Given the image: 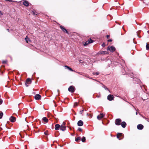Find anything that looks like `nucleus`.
<instances>
[{
  "instance_id": "nucleus-1",
  "label": "nucleus",
  "mask_w": 149,
  "mask_h": 149,
  "mask_svg": "<svg viewBox=\"0 0 149 149\" xmlns=\"http://www.w3.org/2000/svg\"><path fill=\"white\" fill-rule=\"evenodd\" d=\"M116 49L115 47L113 46L110 47L109 46L107 48V50H109L111 52H114Z\"/></svg>"
},
{
  "instance_id": "nucleus-2",
  "label": "nucleus",
  "mask_w": 149,
  "mask_h": 149,
  "mask_svg": "<svg viewBox=\"0 0 149 149\" xmlns=\"http://www.w3.org/2000/svg\"><path fill=\"white\" fill-rule=\"evenodd\" d=\"M143 95V97H142V99L143 101L146 100L148 98V97L149 96V95L148 94L144 92Z\"/></svg>"
},
{
  "instance_id": "nucleus-3",
  "label": "nucleus",
  "mask_w": 149,
  "mask_h": 149,
  "mask_svg": "<svg viewBox=\"0 0 149 149\" xmlns=\"http://www.w3.org/2000/svg\"><path fill=\"white\" fill-rule=\"evenodd\" d=\"M68 90L69 92L73 93L75 90V88L73 86H71L68 88Z\"/></svg>"
},
{
  "instance_id": "nucleus-4",
  "label": "nucleus",
  "mask_w": 149,
  "mask_h": 149,
  "mask_svg": "<svg viewBox=\"0 0 149 149\" xmlns=\"http://www.w3.org/2000/svg\"><path fill=\"white\" fill-rule=\"evenodd\" d=\"M60 27L64 32L66 33L68 35L69 34V32L65 29V28L64 27L61 25L60 26Z\"/></svg>"
},
{
  "instance_id": "nucleus-5",
  "label": "nucleus",
  "mask_w": 149,
  "mask_h": 149,
  "mask_svg": "<svg viewBox=\"0 0 149 149\" xmlns=\"http://www.w3.org/2000/svg\"><path fill=\"white\" fill-rule=\"evenodd\" d=\"M121 120L120 118L116 119L115 120V124L117 125H120Z\"/></svg>"
},
{
  "instance_id": "nucleus-6",
  "label": "nucleus",
  "mask_w": 149,
  "mask_h": 149,
  "mask_svg": "<svg viewBox=\"0 0 149 149\" xmlns=\"http://www.w3.org/2000/svg\"><path fill=\"white\" fill-rule=\"evenodd\" d=\"M31 79L30 78H28L26 80L25 82V85L28 87V84H31Z\"/></svg>"
},
{
  "instance_id": "nucleus-7",
  "label": "nucleus",
  "mask_w": 149,
  "mask_h": 149,
  "mask_svg": "<svg viewBox=\"0 0 149 149\" xmlns=\"http://www.w3.org/2000/svg\"><path fill=\"white\" fill-rule=\"evenodd\" d=\"M34 98L36 100H40L41 98V96L39 94H38L35 95Z\"/></svg>"
},
{
  "instance_id": "nucleus-8",
  "label": "nucleus",
  "mask_w": 149,
  "mask_h": 149,
  "mask_svg": "<svg viewBox=\"0 0 149 149\" xmlns=\"http://www.w3.org/2000/svg\"><path fill=\"white\" fill-rule=\"evenodd\" d=\"M16 118L13 116H11L10 118V121L12 123L15 122L16 121Z\"/></svg>"
},
{
  "instance_id": "nucleus-9",
  "label": "nucleus",
  "mask_w": 149,
  "mask_h": 149,
  "mask_svg": "<svg viewBox=\"0 0 149 149\" xmlns=\"http://www.w3.org/2000/svg\"><path fill=\"white\" fill-rule=\"evenodd\" d=\"M113 96L111 95H109L107 96V99L109 101H111L113 100Z\"/></svg>"
},
{
  "instance_id": "nucleus-10",
  "label": "nucleus",
  "mask_w": 149,
  "mask_h": 149,
  "mask_svg": "<svg viewBox=\"0 0 149 149\" xmlns=\"http://www.w3.org/2000/svg\"><path fill=\"white\" fill-rule=\"evenodd\" d=\"M60 129L62 131H65L66 130V127L65 125H61Z\"/></svg>"
},
{
  "instance_id": "nucleus-11",
  "label": "nucleus",
  "mask_w": 149,
  "mask_h": 149,
  "mask_svg": "<svg viewBox=\"0 0 149 149\" xmlns=\"http://www.w3.org/2000/svg\"><path fill=\"white\" fill-rule=\"evenodd\" d=\"M137 128L138 130H142L143 128V126L141 124H139L137 125Z\"/></svg>"
},
{
  "instance_id": "nucleus-12",
  "label": "nucleus",
  "mask_w": 149,
  "mask_h": 149,
  "mask_svg": "<svg viewBox=\"0 0 149 149\" xmlns=\"http://www.w3.org/2000/svg\"><path fill=\"white\" fill-rule=\"evenodd\" d=\"M23 4L26 7H28L29 6V3L27 1H25L23 3Z\"/></svg>"
},
{
  "instance_id": "nucleus-13",
  "label": "nucleus",
  "mask_w": 149,
  "mask_h": 149,
  "mask_svg": "<svg viewBox=\"0 0 149 149\" xmlns=\"http://www.w3.org/2000/svg\"><path fill=\"white\" fill-rule=\"evenodd\" d=\"M77 124L78 126H81L83 125V122L81 120H79Z\"/></svg>"
},
{
  "instance_id": "nucleus-14",
  "label": "nucleus",
  "mask_w": 149,
  "mask_h": 149,
  "mask_svg": "<svg viewBox=\"0 0 149 149\" xmlns=\"http://www.w3.org/2000/svg\"><path fill=\"white\" fill-rule=\"evenodd\" d=\"M61 125L58 124H56L55 126V129L56 130H58L60 129Z\"/></svg>"
},
{
  "instance_id": "nucleus-15",
  "label": "nucleus",
  "mask_w": 149,
  "mask_h": 149,
  "mask_svg": "<svg viewBox=\"0 0 149 149\" xmlns=\"http://www.w3.org/2000/svg\"><path fill=\"white\" fill-rule=\"evenodd\" d=\"M126 125H127L125 121H123L121 123V126L123 128H125L126 127Z\"/></svg>"
},
{
  "instance_id": "nucleus-16",
  "label": "nucleus",
  "mask_w": 149,
  "mask_h": 149,
  "mask_svg": "<svg viewBox=\"0 0 149 149\" xmlns=\"http://www.w3.org/2000/svg\"><path fill=\"white\" fill-rule=\"evenodd\" d=\"M122 136V134L121 133H118L117 134V138L119 139V140H120L122 139H119V137Z\"/></svg>"
},
{
  "instance_id": "nucleus-17",
  "label": "nucleus",
  "mask_w": 149,
  "mask_h": 149,
  "mask_svg": "<svg viewBox=\"0 0 149 149\" xmlns=\"http://www.w3.org/2000/svg\"><path fill=\"white\" fill-rule=\"evenodd\" d=\"M42 120H43V121L47 123L48 122V120L47 119V118L46 117H43Z\"/></svg>"
},
{
  "instance_id": "nucleus-18",
  "label": "nucleus",
  "mask_w": 149,
  "mask_h": 149,
  "mask_svg": "<svg viewBox=\"0 0 149 149\" xmlns=\"http://www.w3.org/2000/svg\"><path fill=\"white\" fill-rule=\"evenodd\" d=\"M25 39L27 43L31 41L30 38L27 37V36H26V37L25 38Z\"/></svg>"
},
{
  "instance_id": "nucleus-19",
  "label": "nucleus",
  "mask_w": 149,
  "mask_h": 149,
  "mask_svg": "<svg viewBox=\"0 0 149 149\" xmlns=\"http://www.w3.org/2000/svg\"><path fill=\"white\" fill-rule=\"evenodd\" d=\"M64 67H66L68 69L70 70L71 71H73V70L69 66L67 65H64Z\"/></svg>"
},
{
  "instance_id": "nucleus-20",
  "label": "nucleus",
  "mask_w": 149,
  "mask_h": 149,
  "mask_svg": "<svg viewBox=\"0 0 149 149\" xmlns=\"http://www.w3.org/2000/svg\"><path fill=\"white\" fill-rule=\"evenodd\" d=\"M81 139L80 137H77V138H75V140L76 142H78L79 140L80 141Z\"/></svg>"
},
{
  "instance_id": "nucleus-21",
  "label": "nucleus",
  "mask_w": 149,
  "mask_h": 149,
  "mask_svg": "<svg viewBox=\"0 0 149 149\" xmlns=\"http://www.w3.org/2000/svg\"><path fill=\"white\" fill-rule=\"evenodd\" d=\"M81 140L83 142H84L86 141V138L84 136H83L81 139Z\"/></svg>"
},
{
  "instance_id": "nucleus-22",
  "label": "nucleus",
  "mask_w": 149,
  "mask_h": 149,
  "mask_svg": "<svg viewBox=\"0 0 149 149\" xmlns=\"http://www.w3.org/2000/svg\"><path fill=\"white\" fill-rule=\"evenodd\" d=\"M88 43H92L93 42V40L91 39V38L89 39L88 40Z\"/></svg>"
},
{
  "instance_id": "nucleus-23",
  "label": "nucleus",
  "mask_w": 149,
  "mask_h": 149,
  "mask_svg": "<svg viewBox=\"0 0 149 149\" xmlns=\"http://www.w3.org/2000/svg\"><path fill=\"white\" fill-rule=\"evenodd\" d=\"M146 49L147 50H149V44L147 43V44L146 45Z\"/></svg>"
},
{
  "instance_id": "nucleus-24",
  "label": "nucleus",
  "mask_w": 149,
  "mask_h": 149,
  "mask_svg": "<svg viewBox=\"0 0 149 149\" xmlns=\"http://www.w3.org/2000/svg\"><path fill=\"white\" fill-rule=\"evenodd\" d=\"M32 12L33 13V15H37L38 14L37 12L35 10L33 11Z\"/></svg>"
},
{
  "instance_id": "nucleus-25",
  "label": "nucleus",
  "mask_w": 149,
  "mask_h": 149,
  "mask_svg": "<svg viewBox=\"0 0 149 149\" xmlns=\"http://www.w3.org/2000/svg\"><path fill=\"white\" fill-rule=\"evenodd\" d=\"M107 53V52L106 51H102L101 52V54H106Z\"/></svg>"
},
{
  "instance_id": "nucleus-26",
  "label": "nucleus",
  "mask_w": 149,
  "mask_h": 149,
  "mask_svg": "<svg viewBox=\"0 0 149 149\" xmlns=\"http://www.w3.org/2000/svg\"><path fill=\"white\" fill-rule=\"evenodd\" d=\"M3 116V113L2 112H1L0 113V119L2 118Z\"/></svg>"
},
{
  "instance_id": "nucleus-27",
  "label": "nucleus",
  "mask_w": 149,
  "mask_h": 149,
  "mask_svg": "<svg viewBox=\"0 0 149 149\" xmlns=\"http://www.w3.org/2000/svg\"><path fill=\"white\" fill-rule=\"evenodd\" d=\"M103 87L106 90H108L109 91V90L108 89V88H107V87L105 86L104 85H103Z\"/></svg>"
},
{
  "instance_id": "nucleus-28",
  "label": "nucleus",
  "mask_w": 149,
  "mask_h": 149,
  "mask_svg": "<svg viewBox=\"0 0 149 149\" xmlns=\"http://www.w3.org/2000/svg\"><path fill=\"white\" fill-rule=\"evenodd\" d=\"M7 62V60H3V61H2V63H3V64H5V63H6Z\"/></svg>"
},
{
  "instance_id": "nucleus-29",
  "label": "nucleus",
  "mask_w": 149,
  "mask_h": 149,
  "mask_svg": "<svg viewBox=\"0 0 149 149\" xmlns=\"http://www.w3.org/2000/svg\"><path fill=\"white\" fill-rule=\"evenodd\" d=\"M93 75H97L99 74V73L98 72H96L95 73L93 72Z\"/></svg>"
},
{
  "instance_id": "nucleus-30",
  "label": "nucleus",
  "mask_w": 149,
  "mask_h": 149,
  "mask_svg": "<svg viewBox=\"0 0 149 149\" xmlns=\"http://www.w3.org/2000/svg\"><path fill=\"white\" fill-rule=\"evenodd\" d=\"M88 41H86L85 42V43H84V46H86V45H87L89 43H88Z\"/></svg>"
},
{
  "instance_id": "nucleus-31",
  "label": "nucleus",
  "mask_w": 149,
  "mask_h": 149,
  "mask_svg": "<svg viewBox=\"0 0 149 149\" xmlns=\"http://www.w3.org/2000/svg\"><path fill=\"white\" fill-rule=\"evenodd\" d=\"M78 105V104L77 102H75L74 104V107H75L77 106Z\"/></svg>"
},
{
  "instance_id": "nucleus-32",
  "label": "nucleus",
  "mask_w": 149,
  "mask_h": 149,
  "mask_svg": "<svg viewBox=\"0 0 149 149\" xmlns=\"http://www.w3.org/2000/svg\"><path fill=\"white\" fill-rule=\"evenodd\" d=\"M97 118L99 120H100V119L101 118H100V116L99 115L97 116Z\"/></svg>"
},
{
  "instance_id": "nucleus-33",
  "label": "nucleus",
  "mask_w": 149,
  "mask_h": 149,
  "mask_svg": "<svg viewBox=\"0 0 149 149\" xmlns=\"http://www.w3.org/2000/svg\"><path fill=\"white\" fill-rule=\"evenodd\" d=\"M84 109H83L82 110L80 111L79 112L81 114L82 113V112L84 111Z\"/></svg>"
},
{
  "instance_id": "nucleus-34",
  "label": "nucleus",
  "mask_w": 149,
  "mask_h": 149,
  "mask_svg": "<svg viewBox=\"0 0 149 149\" xmlns=\"http://www.w3.org/2000/svg\"><path fill=\"white\" fill-rule=\"evenodd\" d=\"M102 47H104L105 46V44L104 43H103L102 45Z\"/></svg>"
},
{
  "instance_id": "nucleus-35",
  "label": "nucleus",
  "mask_w": 149,
  "mask_h": 149,
  "mask_svg": "<svg viewBox=\"0 0 149 149\" xmlns=\"http://www.w3.org/2000/svg\"><path fill=\"white\" fill-rule=\"evenodd\" d=\"M78 130L80 132H81L82 131V129L81 128H80V127H79L78 129Z\"/></svg>"
},
{
  "instance_id": "nucleus-36",
  "label": "nucleus",
  "mask_w": 149,
  "mask_h": 149,
  "mask_svg": "<svg viewBox=\"0 0 149 149\" xmlns=\"http://www.w3.org/2000/svg\"><path fill=\"white\" fill-rule=\"evenodd\" d=\"M6 1H9L10 2H13L14 1L13 0H5Z\"/></svg>"
},
{
  "instance_id": "nucleus-37",
  "label": "nucleus",
  "mask_w": 149,
  "mask_h": 149,
  "mask_svg": "<svg viewBox=\"0 0 149 149\" xmlns=\"http://www.w3.org/2000/svg\"><path fill=\"white\" fill-rule=\"evenodd\" d=\"M3 100L2 99H0V104H1L2 103Z\"/></svg>"
},
{
  "instance_id": "nucleus-38",
  "label": "nucleus",
  "mask_w": 149,
  "mask_h": 149,
  "mask_svg": "<svg viewBox=\"0 0 149 149\" xmlns=\"http://www.w3.org/2000/svg\"><path fill=\"white\" fill-rule=\"evenodd\" d=\"M47 132V131H46V132H44V134H45V135H48Z\"/></svg>"
},
{
  "instance_id": "nucleus-39",
  "label": "nucleus",
  "mask_w": 149,
  "mask_h": 149,
  "mask_svg": "<svg viewBox=\"0 0 149 149\" xmlns=\"http://www.w3.org/2000/svg\"><path fill=\"white\" fill-rule=\"evenodd\" d=\"M123 73L124 74H128V73L127 72H123Z\"/></svg>"
},
{
  "instance_id": "nucleus-40",
  "label": "nucleus",
  "mask_w": 149,
  "mask_h": 149,
  "mask_svg": "<svg viewBox=\"0 0 149 149\" xmlns=\"http://www.w3.org/2000/svg\"><path fill=\"white\" fill-rule=\"evenodd\" d=\"M136 79L137 80V83H139V82L140 81V80L139 79Z\"/></svg>"
},
{
  "instance_id": "nucleus-41",
  "label": "nucleus",
  "mask_w": 149,
  "mask_h": 149,
  "mask_svg": "<svg viewBox=\"0 0 149 149\" xmlns=\"http://www.w3.org/2000/svg\"><path fill=\"white\" fill-rule=\"evenodd\" d=\"M109 37H110V36H109V35H107V39H108V38H109Z\"/></svg>"
},
{
  "instance_id": "nucleus-42",
  "label": "nucleus",
  "mask_w": 149,
  "mask_h": 149,
  "mask_svg": "<svg viewBox=\"0 0 149 149\" xmlns=\"http://www.w3.org/2000/svg\"><path fill=\"white\" fill-rule=\"evenodd\" d=\"M112 41V40L111 39H109L108 40V42H111Z\"/></svg>"
},
{
  "instance_id": "nucleus-43",
  "label": "nucleus",
  "mask_w": 149,
  "mask_h": 149,
  "mask_svg": "<svg viewBox=\"0 0 149 149\" xmlns=\"http://www.w3.org/2000/svg\"><path fill=\"white\" fill-rule=\"evenodd\" d=\"M79 62L80 63H82L83 62V61L81 60H80L79 61Z\"/></svg>"
},
{
  "instance_id": "nucleus-44",
  "label": "nucleus",
  "mask_w": 149,
  "mask_h": 149,
  "mask_svg": "<svg viewBox=\"0 0 149 149\" xmlns=\"http://www.w3.org/2000/svg\"><path fill=\"white\" fill-rule=\"evenodd\" d=\"M100 116H104V115L103 114V113H100Z\"/></svg>"
},
{
  "instance_id": "nucleus-45",
  "label": "nucleus",
  "mask_w": 149,
  "mask_h": 149,
  "mask_svg": "<svg viewBox=\"0 0 149 149\" xmlns=\"http://www.w3.org/2000/svg\"><path fill=\"white\" fill-rule=\"evenodd\" d=\"M65 123L64 122H63V125H65Z\"/></svg>"
},
{
  "instance_id": "nucleus-46",
  "label": "nucleus",
  "mask_w": 149,
  "mask_h": 149,
  "mask_svg": "<svg viewBox=\"0 0 149 149\" xmlns=\"http://www.w3.org/2000/svg\"><path fill=\"white\" fill-rule=\"evenodd\" d=\"M99 116H100V118H103L104 117V116H100V115Z\"/></svg>"
},
{
  "instance_id": "nucleus-47",
  "label": "nucleus",
  "mask_w": 149,
  "mask_h": 149,
  "mask_svg": "<svg viewBox=\"0 0 149 149\" xmlns=\"http://www.w3.org/2000/svg\"><path fill=\"white\" fill-rule=\"evenodd\" d=\"M133 75H130V77H131V78H133Z\"/></svg>"
},
{
  "instance_id": "nucleus-48",
  "label": "nucleus",
  "mask_w": 149,
  "mask_h": 149,
  "mask_svg": "<svg viewBox=\"0 0 149 149\" xmlns=\"http://www.w3.org/2000/svg\"><path fill=\"white\" fill-rule=\"evenodd\" d=\"M88 78H89V79H93L92 78L89 77H88ZM93 80H95V79H93Z\"/></svg>"
},
{
  "instance_id": "nucleus-49",
  "label": "nucleus",
  "mask_w": 149,
  "mask_h": 149,
  "mask_svg": "<svg viewBox=\"0 0 149 149\" xmlns=\"http://www.w3.org/2000/svg\"><path fill=\"white\" fill-rule=\"evenodd\" d=\"M7 30L8 32H9V31H10V30H9V29H7Z\"/></svg>"
},
{
  "instance_id": "nucleus-50",
  "label": "nucleus",
  "mask_w": 149,
  "mask_h": 149,
  "mask_svg": "<svg viewBox=\"0 0 149 149\" xmlns=\"http://www.w3.org/2000/svg\"><path fill=\"white\" fill-rule=\"evenodd\" d=\"M85 77H88V75H85Z\"/></svg>"
},
{
  "instance_id": "nucleus-51",
  "label": "nucleus",
  "mask_w": 149,
  "mask_h": 149,
  "mask_svg": "<svg viewBox=\"0 0 149 149\" xmlns=\"http://www.w3.org/2000/svg\"><path fill=\"white\" fill-rule=\"evenodd\" d=\"M136 115H137V112H136Z\"/></svg>"
},
{
  "instance_id": "nucleus-52",
  "label": "nucleus",
  "mask_w": 149,
  "mask_h": 149,
  "mask_svg": "<svg viewBox=\"0 0 149 149\" xmlns=\"http://www.w3.org/2000/svg\"><path fill=\"white\" fill-rule=\"evenodd\" d=\"M59 91V90H57V91H58V93Z\"/></svg>"
}]
</instances>
